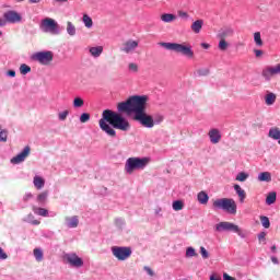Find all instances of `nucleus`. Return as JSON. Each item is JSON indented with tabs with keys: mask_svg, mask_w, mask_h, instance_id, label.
<instances>
[{
	"mask_svg": "<svg viewBox=\"0 0 280 280\" xmlns=\"http://www.w3.org/2000/svg\"><path fill=\"white\" fill-rule=\"evenodd\" d=\"M148 95H133L128 101L120 102L117 105L118 113H133V119L139 121L144 128H154V118L145 110L148 109Z\"/></svg>",
	"mask_w": 280,
	"mask_h": 280,
	"instance_id": "nucleus-1",
	"label": "nucleus"
},
{
	"mask_svg": "<svg viewBox=\"0 0 280 280\" xmlns=\"http://www.w3.org/2000/svg\"><path fill=\"white\" fill-rule=\"evenodd\" d=\"M100 128L103 132H106L108 137H117L116 130H122V132H128L130 130V122L121 114L116 113L110 109L103 110L102 118L100 119Z\"/></svg>",
	"mask_w": 280,
	"mask_h": 280,
	"instance_id": "nucleus-2",
	"label": "nucleus"
},
{
	"mask_svg": "<svg viewBox=\"0 0 280 280\" xmlns=\"http://www.w3.org/2000/svg\"><path fill=\"white\" fill-rule=\"evenodd\" d=\"M161 47L164 49H168V51H175V54H180L186 58H194V50L191 49L190 45L178 44V43H160Z\"/></svg>",
	"mask_w": 280,
	"mask_h": 280,
	"instance_id": "nucleus-3",
	"label": "nucleus"
},
{
	"mask_svg": "<svg viewBox=\"0 0 280 280\" xmlns=\"http://www.w3.org/2000/svg\"><path fill=\"white\" fill-rule=\"evenodd\" d=\"M212 207L214 210L222 209L230 213L231 215H235L237 213V203L232 198H221L213 201Z\"/></svg>",
	"mask_w": 280,
	"mask_h": 280,
	"instance_id": "nucleus-4",
	"label": "nucleus"
},
{
	"mask_svg": "<svg viewBox=\"0 0 280 280\" xmlns=\"http://www.w3.org/2000/svg\"><path fill=\"white\" fill-rule=\"evenodd\" d=\"M214 231H217V233H223L224 231L226 233H236L242 240L246 238V232L240 229V225L228 221L215 224Z\"/></svg>",
	"mask_w": 280,
	"mask_h": 280,
	"instance_id": "nucleus-5",
	"label": "nucleus"
},
{
	"mask_svg": "<svg viewBox=\"0 0 280 280\" xmlns=\"http://www.w3.org/2000/svg\"><path fill=\"white\" fill-rule=\"evenodd\" d=\"M150 163V158H129L126 161L125 170L127 174H132L135 170H145Z\"/></svg>",
	"mask_w": 280,
	"mask_h": 280,
	"instance_id": "nucleus-6",
	"label": "nucleus"
},
{
	"mask_svg": "<svg viewBox=\"0 0 280 280\" xmlns=\"http://www.w3.org/2000/svg\"><path fill=\"white\" fill-rule=\"evenodd\" d=\"M112 254L118 261H126L132 255V248L128 246H114L112 247Z\"/></svg>",
	"mask_w": 280,
	"mask_h": 280,
	"instance_id": "nucleus-7",
	"label": "nucleus"
},
{
	"mask_svg": "<svg viewBox=\"0 0 280 280\" xmlns=\"http://www.w3.org/2000/svg\"><path fill=\"white\" fill-rule=\"evenodd\" d=\"M33 60H37L39 65H49L54 61V52L52 51H39L33 55Z\"/></svg>",
	"mask_w": 280,
	"mask_h": 280,
	"instance_id": "nucleus-8",
	"label": "nucleus"
},
{
	"mask_svg": "<svg viewBox=\"0 0 280 280\" xmlns=\"http://www.w3.org/2000/svg\"><path fill=\"white\" fill-rule=\"evenodd\" d=\"M42 26L44 27V32H50V34L58 35L60 34V26L54 19H45L42 22Z\"/></svg>",
	"mask_w": 280,
	"mask_h": 280,
	"instance_id": "nucleus-9",
	"label": "nucleus"
},
{
	"mask_svg": "<svg viewBox=\"0 0 280 280\" xmlns=\"http://www.w3.org/2000/svg\"><path fill=\"white\" fill-rule=\"evenodd\" d=\"M65 259L67 264H70L72 268H82L84 260L78 256V254H66Z\"/></svg>",
	"mask_w": 280,
	"mask_h": 280,
	"instance_id": "nucleus-10",
	"label": "nucleus"
},
{
	"mask_svg": "<svg viewBox=\"0 0 280 280\" xmlns=\"http://www.w3.org/2000/svg\"><path fill=\"white\" fill-rule=\"evenodd\" d=\"M31 150L32 149L30 148V145H26L18 155L11 159V163H13V165H19V163H23V161H25V159L30 156Z\"/></svg>",
	"mask_w": 280,
	"mask_h": 280,
	"instance_id": "nucleus-11",
	"label": "nucleus"
},
{
	"mask_svg": "<svg viewBox=\"0 0 280 280\" xmlns=\"http://www.w3.org/2000/svg\"><path fill=\"white\" fill-rule=\"evenodd\" d=\"M235 34V30L231 26H223L219 30L217 34V38L226 40V38H231Z\"/></svg>",
	"mask_w": 280,
	"mask_h": 280,
	"instance_id": "nucleus-12",
	"label": "nucleus"
},
{
	"mask_svg": "<svg viewBox=\"0 0 280 280\" xmlns=\"http://www.w3.org/2000/svg\"><path fill=\"white\" fill-rule=\"evenodd\" d=\"M139 47V42L129 39L126 43L122 44V47L120 48V51H124L125 54H131V51Z\"/></svg>",
	"mask_w": 280,
	"mask_h": 280,
	"instance_id": "nucleus-13",
	"label": "nucleus"
},
{
	"mask_svg": "<svg viewBox=\"0 0 280 280\" xmlns=\"http://www.w3.org/2000/svg\"><path fill=\"white\" fill-rule=\"evenodd\" d=\"M4 19L9 23H19L21 22V14L16 13V11H8L4 13Z\"/></svg>",
	"mask_w": 280,
	"mask_h": 280,
	"instance_id": "nucleus-14",
	"label": "nucleus"
},
{
	"mask_svg": "<svg viewBox=\"0 0 280 280\" xmlns=\"http://www.w3.org/2000/svg\"><path fill=\"white\" fill-rule=\"evenodd\" d=\"M208 137L210 138V141L214 144L220 143V140L222 139V135L218 129H211L208 133Z\"/></svg>",
	"mask_w": 280,
	"mask_h": 280,
	"instance_id": "nucleus-15",
	"label": "nucleus"
},
{
	"mask_svg": "<svg viewBox=\"0 0 280 280\" xmlns=\"http://www.w3.org/2000/svg\"><path fill=\"white\" fill-rule=\"evenodd\" d=\"M261 75L262 78H265L267 82H270V80H272V75H276L275 68L272 67L265 68L261 72Z\"/></svg>",
	"mask_w": 280,
	"mask_h": 280,
	"instance_id": "nucleus-16",
	"label": "nucleus"
},
{
	"mask_svg": "<svg viewBox=\"0 0 280 280\" xmlns=\"http://www.w3.org/2000/svg\"><path fill=\"white\" fill-rule=\"evenodd\" d=\"M202 25H205L203 20H196L191 24L190 30L194 32V34H200V32L202 31Z\"/></svg>",
	"mask_w": 280,
	"mask_h": 280,
	"instance_id": "nucleus-17",
	"label": "nucleus"
},
{
	"mask_svg": "<svg viewBox=\"0 0 280 280\" xmlns=\"http://www.w3.org/2000/svg\"><path fill=\"white\" fill-rule=\"evenodd\" d=\"M197 200H198L199 205H208L209 203V195L205 190H201L197 195Z\"/></svg>",
	"mask_w": 280,
	"mask_h": 280,
	"instance_id": "nucleus-18",
	"label": "nucleus"
},
{
	"mask_svg": "<svg viewBox=\"0 0 280 280\" xmlns=\"http://www.w3.org/2000/svg\"><path fill=\"white\" fill-rule=\"evenodd\" d=\"M234 191H236L238 198H240V202H244V200H246V191L244 189H242V187L237 184L234 185Z\"/></svg>",
	"mask_w": 280,
	"mask_h": 280,
	"instance_id": "nucleus-19",
	"label": "nucleus"
},
{
	"mask_svg": "<svg viewBox=\"0 0 280 280\" xmlns=\"http://www.w3.org/2000/svg\"><path fill=\"white\" fill-rule=\"evenodd\" d=\"M67 222H68L67 223L68 229H78V225L80 224V220L78 219V215L68 218Z\"/></svg>",
	"mask_w": 280,
	"mask_h": 280,
	"instance_id": "nucleus-20",
	"label": "nucleus"
},
{
	"mask_svg": "<svg viewBox=\"0 0 280 280\" xmlns=\"http://www.w3.org/2000/svg\"><path fill=\"white\" fill-rule=\"evenodd\" d=\"M33 212L36 215H40L42 218H47L49 215V210H47L45 208H38L36 206L33 207Z\"/></svg>",
	"mask_w": 280,
	"mask_h": 280,
	"instance_id": "nucleus-21",
	"label": "nucleus"
},
{
	"mask_svg": "<svg viewBox=\"0 0 280 280\" xmlns=\"http://www.w3.org/2000/svg\"><path fill=\"white\" fill-rule=\"evenodd\" d=\"M104 51V47L96 46L90 48V54L93 56V58H100L102 56V52Z\"/></svg>",
	"mask_w": 280,
	"mask_h": 280,
	"instance_id": "nucleus-22",
	"label": "nucleus"
},
{
	"mask_svg": "<svg viewBox=\"0 0 280 280\" xmlns=\"http://www.w3.org/2000/svg\"><path fill=\"white\" fill-rule=\"evenodd\" d=\"M258 180H260V183H270V180H272V175L270 172H262L258 175Z\"/></svg>",
	"mask_w": 280,
	"mask_h": 280,
	"instance_id": "nucleus-23",
	"label": "nucleus"
},
{
	"mask_svg": "<svg viewBox=\"0 0 280 280\" xmlns=\"http://www.w3.org/2000/svg\"><path fill=\"white\" fill-rule=\"evenodd\" d=\"M275 102H277V94L270 92L265 96V104H267V106H272Z\"/></svg>",
	"mask_w": 280,
	"mask_h": 280,
	"instance_id": "nucleus-24",
	"label": "nucleus"
},
{
	"mask_svg": "<svg viewBox=\"0 0 280 280\" xmlns=\"http://www.w3.org/2000/svg\"><path fill=\"white\" fill-rule=\"evenodd\" d=\"M270 139H275L276 141L280 140V129L279 127H273L269 130Z\"/></svg>",
	"mask_w": 280,
	"mask_h": 280,
	"instance_id": "nucleus-25",
	"label": "nucleus"
},
{
	"mask_svg": "<svg viewBox=\"0 0 280 280\" xmlns=\"http://www.w3.org/2000/svg\"><path fill=\"white\" fill-rule=\"evenodd\" d=\"M161 21H163V23H172L173 21H176V15L172 13H164L161 15Z\"/></svg>",
	"mask_w": 280,
	"mask_h": 280,
	"instance_id": "nucleus-26",
	"label": "nucleus"
},
{
	"mask_svg": "<svg viewBox=\"0 0 280 280\" xmlns=\"http://www.w3.org/2000/svg\"><path fill=\"white\" fill-rule=\"evenodd\" d=\"M33 183L36 189H43V187H45V179L40 176H35Z\"/></svg>",
	"mask_w": 280,
	"mask_h": 280,
	"instance_id": "nucleus-27",
	"label": "nucleus"
},
{
	"mask_svg": "<svg viewBox=\"0 0 280 280\" xmlns=\"http://www.w3.org/2000/svg\"><path fill=\"white\" fill-rule=\"evenodd\" d=\"M49 197V191L48 190H45L43 192H40L38 196H37V202L39 205H45V202H47V198Z\"/></svg>",
	"mask_w": 280,
	"mask_h": 280,
	"instance_id": "nucleus-28",
	"label": "nucleus"
},
{
	"mask_svg": "<svg viewBox=\"0 0 280 280\" xmlns=\"http://www.w3.org/2000/svg\"><path fill=\"white\" fill-rule=\"evenodd\" d=\"M277 202V192L271 191L266 198V205H275Z\"/></svg>",
	"mask_w": 280,
	"mask_h": 280,
	"instance_id": "nucleus-29",
	"label": "nucleus"
},
{
	"mask_svg": "<svg viewBox=\"0 0 280 280\" xmlns=\"http://www.w3.org/2000/svg\"><path fill=\"white\" fill-rule=\"evenodd\" d=\"M83 23L88 30H91L93 27V19L89 16V14H83Z\"/></svg>",
	"mask_w": 280,
	"mask_h": 280,
	"instance_id": "nucleus-30",
	"label": "nucleus"
},
{
	"mask_svg": "<svg viewBox=\"0 0 280 280\" xmlns=\"http://www.w3.org/2000/svg\"><path fill=\"white\" fill-rule=\"evenodd\" d=\"M254 40H255L257 47H264V40L261 39V33H259V32L254 33Z\"/></svg>",
	"mask_w": 280,
	"mask_h": 280,
	"instance_id": "nucleus-31",
	"label": "nucleus"
},
{
	"mask_svg": "<svg viewBox=\"0 0 280 280\" xmlns=\"http://www.w3.org/2000/svg\"><path fill=\"white\" fill-rule=\"evenodd\" d=\"M67 34L69 36H75V25L72 22H67Z\"/></svg>",
	"mask_w": 280,
	"mask_h": 280,
	"instance_id": "nucleus-32",
	"label": "nucleus"
},
{
	"mask_svg": "<svg viewBox=\"0 0 280 280\" xmlns=\"http://www.w3.org/2000/svg\"><path fill=\"white\" fill-rule=\"evenodd\" d=\"M33 254H34L36 261H43V249L35 248Z\"/></svg>",
	"mask_w": 280,
	"mask_h": 280,
	"instance_id": "nucleus-33",
	"label": "nucleus"
},
{
	"mask_svg": "<svg viewBox=\"0 0 280 280\" xmlns=\"http://www.w3.org/2000/svg\"><path fill=\"white\" fill-rule=\"evenodd\" d=\"M8 141V129H1L0 127V143Z\"/></svg>",
	"mask_w": 280,
	"mask_h": 280,
	"instance_id": "nucleus-34",
	"label": "nucleus"
},
{
	"mask_svg": "<svg viewBox=\"0 0 280 280\" xmlns=\"http://www.w3.org/2000/svg\"><path fill=\"white\" fill-rule=\"evenodd\" d=\"M183 207H185V205L183 203L182 200H176L173 202L174 211H183Z\"/></svg>",
	"mask_w": 280,
	"mask_h": 280,
	"instance_id": "nucleus-35",
	"label": "nucleus"
},
{
	"mask_svg": "<svg viewBox=\"0 0 280 280\" xmlns=\"http://www.w3.org/2000/svg\"><path fill=\"white\" fill-rule=\"evenodd\" d=\"M186 257L187 258L198 257V253H196V249L194 247H187Z\"/></svg>",
	"mask_w": 280,
	"mask_h": 280,
	"instance_id": "nucleus-36",
	"label": "nucleus"
},
{
	"mask_svg": "<svg viewBox=\"0 0 280 280\" xmlns=\"http://www.w3.org/2000/svg\"><path fill=\"white\" fill-rule=\"evenodd\" d=\"M82 106H84V100H82V97H75L73 100V107L74 108H82Z\"/></svg>",
	"mask_w": 280,
	"mask_h": 280,
	"instance_id": "nucleus-37",
	"label": "nucleus"
},
{
	"mask_svg": "<svg viewBox=\"0 0 280 280\" xmlns=\"http://www.w3.org/2000/svg\"><path fill=\"white\" fill-rule=\"evenodd\" d=\"M30 71H32V68L25 63H22L20 67V72L22 73V75H27V73H30Z\"/></svg>",
	"mask_w": 280,
	"mask_h": 280,
	"instance_id": "nucleus-38",
	"label": "nucleus"
},
{
	"mask_svg": "<svg viewBox=\"0 0 280 280\" xmlns=\"http://www.w3.org/2000/svg\"><path fill=\"white\" fill-rule=\"evenodd\" d=\"M219 49L220 51H226V49H229V43L226 42V39H220Z\"/></svg>",
	"mask_w": 280,
	"mask_h": 280,
	"instance_id": "nucleus-39",
	"label": "nucleus"
},
{
	"mask_svg": "<svg viewBox=\"0 0 280 280\" xmlns=\"http://www.w3.org/2000/svg\"><path fill=\"white\" fill-rule=\"evenodd\" d=\"M260 222L264 226V229H270V219H268V217H260Z\"/></svg>",
	"mask_w": 280,
	"mask_h": 280,
	"instance_id": "nucleus-40",
	"label": "nucleus"
},
{
	"mask_svg": "<svg viewBox=\"0 0 280 280\" xmlns=\"http://www.w3.org/2000/svg\"><path fill=\"white\" fill-rule=\"evenodd\" d=\"M248 178V173L241 172L236 175V180L244 183Z\"/></svg>",
	"mask_w": 280,
	"mask_h": 280,
	"instance_id": "nucleus-41",
	"label": "nucleus"
},
{
	"mask_svg": "<svg viewBox=\"0 0 280 280\" xmlns=\"http://www.w3.org/2000/svg\"><path fill=\"white\" fill-rule=\"evenodd\" d=\"M90 119H91V114L89 113H83L80 116L81 124H86V121H89Z\"/></svg>",
	"mask_w": 280,
	"mask_h": 280,
	"instance_id": "nucleus-42",
	"label": "nucleus"
},
{
	"mask_svg": "<svg viewBox=\"0 0 280 280\" xmlns=\"http://www.w3.org/2000/svg\"><path fill=\"white\" fill-rule=\"evenodd\" d=\"M200 255L202 259H209V252L207 250V248H205V246L200 247Z\"/></svg>",
	"mask_w": 280,
	"mask_h": 280,
	"instance_id": "nucleus-43",
	"label": "nucleus"
},
{
	"mask_svg": "<svg viewBox=\"0 0 280 280\" xmlns=\"http://www.w3.org/2000/svg\"><path fill=\"white\" fill-rule=\"evenodd\" d=\"M58 117H59L60 121H65V119H67V117H69V110H63V112L59 113Z\"/></svg>",
	"mask_w": 280,
	"mask_h": 280,
	"instance_id": "nucleus-44",
	"label": "nucleus"
},
{
	"mask_svg": "<svg viewBox=\"0 0 280 280\" xmlns=\"http://www.w3.org/2000/svg\"><path fill=\"white\" fill-rule=\"evenodd\" d=\"M129 71H132L133 73H137V71H139V66H137V63H129L128 66Z\"/></svg>",
	"mask_w": 280,
	"mask_h": 280,
	"instance_id": "nucleus-45",
	"label": "nucleus"
},
{
	"mask_svg": "<svg viewBox=\"0 0 280 280\" xmlns=\"http://www.w3.org/2000/svg\"><path fill=\"white\" fill-rule=\"evenodd\" d=\"M163 119H164L163 115L158 114V115L154 116L153 121H154V124L159 125V124L163 122Z\"/></svg>",
	"mask_w": 280,
	"mask_h": 280,
	"instance_id": "nucleus-46",
	"label": "nucleus"
},
{
	"mask_svg": "<svg viewBox=\"0 0 280 280\" xmlns=\"http://www.w3.org/2000/svg\"><path fill=\"white\" fill-rule=\"evenodd\" d=\"M258 241L261 243L264 242L266 244V232H260L258 234Z\"/></svg>",
	"mask_w": 280,
	"mask_h": 280,
	"instance_id": "nucleus-47",
	"label": "nucleus"
},
{
	"mask_svg": "<svg viewBox=\"0 0 280 280\" xmlns=\"http://www.w3.org/2000/svg\"><path fill=\"white\" fill-rule=\"evenodd\" d=\"M143 270H145L147 275H149V277H154V271L152 270V268L144 266Z\"/></svg>",
	"mask_w": 280,
	"mask_h": 280,
	"instance_id": "nucleus-48",
	"label": "nucleus"
},
{
	"mask_svg": "<svg viewBox=\"0 0 280 280\" xmlns=\"http://www.w3.org/2000/svg\"><path fill=\"white\" fill-rule=\"evenodd\" d=\"M178 16H180V19H189V14L185 11H178Z\"/></svg>",
	"mask_w": 280,
	"mask_h": 280,
	"instance_id": "nucleus-49",
	"label": "nucleus"
},
{
	"mask_svg": "<svg viewBox=\"0 0 280 280\" xmlns=\"http://www.w3.org/2000/svg\"><path fill=\"white\" fill-rule=\"evenodd\" d=\"M8 78H16V71L14 70H8L7 71Z\"/></svg>",
	"mask_w": 280,
	"mask_h": 280,
	"instance_id": "nucleus-50",
	"label": "nucleus"
},
{
	"mask_svg": "<svg viewBox=\"0 0 280 280\" xmlns=\"http://www.w3.org/2000/svg\"><path fill=\"white\" fill-rule=\"evenodd\" d=\"M254 54H255L256 58H259V57L264 56V50L254 49Z\"/></svg>",
	"mask_w": 280,
	"mask_h": 280,
	"instance_id": "nucleus-51",
	"label": "nucleus"
},
{
	"mask_svg": "<svg viewBox=\"0 0 280 280\" xmlns=\"http://www.w3.org/2000/svg\"><path fill=\"white\" fill-rule=\"evenodd\" d=\"M273 68V73H276V75L280 74V63L276 65Z\"/></svg>",
	"mask_w": 280,
	"mask_h": 280,
	"instance_id": "nucleus-52",
	"label": "nucleus"
},
{
	"mask_svg": "<svg viewBox=\"0 0 280 280\" xmlns=\"http://www.w3.org/2000/svg\"><path fill=\"white\" fill-rule=\"evenodd\" d=\"M0 259H8V254L3 252V248L0 247Z\"/></svg>",
	"mask_w": 280,
	"mask_h": 280,
	"instance_id": "nucleus-53",
	"label": "nucleus"
},
{
	"mask_svg": "<svg viewBox=\"0 0 280 280\" xmlns=\"http://www.w3.org/2000/svg\"><path fill=\"white\" fill-rule=\"evenodd\" d=\"M32 198H33L32 192H28V194H26V195L23 197V200H24V202H27V200H30V199H32Z\"/></svg>",
	"mask_w": 280,
	"mask_h": 280,
	"instance_id": "nucleus-54",
	"label": "nucleus"
},
{
	"mask_svg": "<svg viewBox=\"0 0 280 280\" xmlns=\"http://www.w3.org/2000/svg\"><path fill=\"white\" fill-rule=\"evenodd\" d=\"M223 280H235V278L231 277L229 273H223Z\"/></svg>",
	"mask_w": 280,
	"mask_h": 280,
	"instance_id": "nucleus-55",
	"label": "nucleus"
},
{
	"mask_svg": "<svg viewBox=\"0 0 280 280\" xmlns=\"http://www.w3.org/2000/svg\"><path fill=\"white\" fill-rule=\"evenodd\" d=\"M199 75H209V70H199Z\"/></svg>",
	"mask_w": 280,
	"mask_h": 280,
	"instance_id": "nucleus-56",
	"label": "nucleus"
},
{
	"mask_svg": "<svg viewBox=\"0 0 280 280\" xmlns=\"http://www.w3.org/2000/svg\"><path fill=\"white\" fill-rule=\"evenodd\" d=\"M272 264L279 265V259L275 256L271 257Z\"/></svg>",
	"mask_w": 280,
	"mask_h": 280,
	"instance_id": "nucleus-57",
	"label": "nucleus"
},
{
	"mask_svg": "<svg viewBox=\"0 0 280 280\" xmlns=\"http://www.w3.org/2000/svg\"><path fill=\"white\" fill-rule=\"evenodd\" d=\"M201 47L203 49H209V47H211V45L207 44V43H201Z\"/></svg>",
	"mask_w": 280,
	"mask_h": 280,
	"instance_id": "nucleus-58",
	"label": "nucleus"
},
{
	"mask_svg": "<svg viewBox=\"0 0 280 280\" xmlns=\"http://www.w3.org/2000/svg\"><path fill=\"white\" fill-rule=\"evenodd\" d=\"M31 224H33L34 226H38V224H40V221L33 220V221H31Z\"/></svg>",
	"mask_w": 280,
	"mask_h": 280,
	"instance_id": "nucleus-59",
	"label": "nucleus"
},
{
	"mask_svg": "<svg viewBox=\"0 0 280 280\" xmlns=\"http://www.w3.org/2000/svg\"><path fill=\"white\" fill-rule=\"evenodd\" d=\"M116 224H124V219L118 218L115 220Z\"/></svg>",
	"mask_w": 280,
	"mask_h": 280,
	"instance_id": "nucleus-60",
	"label": "nucleus"
},
{
	"mask_svg": "<svg viewBox=\"0 0 280 280\" xmlns=\"http://www.w3.org/2000/svg\"><path fill=\"white\" fill-rule=\"evenodd\" d=\"M28 3H40V0H28Z\"/></svg>",
	"mask_w": 280,
	"mask_h": 280,
	"instance_id": "nucleus-61",
	"label": "nucleus"
},
{
	"mask_svg": "<svg viewBox=\"0 0 280 280\" xmlns=\"http://www.w3.org/2000/svg\"><path fill=\"white\" fill-rule=\"evenodd\" d=\"M271 253H277V245L271 246Z\"/></svg>",
	"mask_w": 280,
	"mask_h": 280,
	"instance_id": "nucleus-62",
	"label": "nucleus"
},
{
	"mask_svg": "<svg viewBox=\"0 0 280 280\" xmlns=\"http://www.w3.org/2000/svg\"><path fill=\"white\" fill-rule=\"evenodd\" d=\"M5 25V20H0V27H3Z\"/></svg>",
	"mask_w": 280,
	"mask_h": 280,
	"instance_id": "nucleus-63",
	"label": "nucleus"
},
{
	"mask_svg": "<svg viewBox=\"0 0 280 280\" xmlns=\"http://www.w3.org/2000/svg\"><path fill=\"white\" fill-rule=\"evenodd\" d=\"M210 280H221V279H218V278H214L213 276H211Z\"/></svg>",
	"mask_w": 280,
	"mask_h": 280,
	"instance_id": "nucleus-64",
	"label": "nucleus"
}]
</instances>
